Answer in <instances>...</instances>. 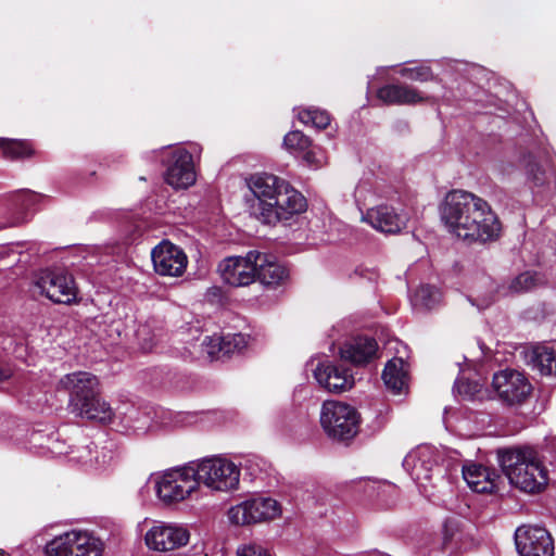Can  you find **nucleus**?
<instances>
[{
	"instance_id": "1",
	"label": "nucleus",
	"mask_w": 556,
	"mask_h": 556,
	"mask_svg": "<svg viewBox=\"0 0 556 556\" xmlns=\"http://www.w3.org/2000/svg\"><path fill=\"white\" fill-rule=\"evenodd\" d=\"M440 219L448 233L469 243L494 241L501 233V223L491 205L465 190H452L445 195Z\"/></svg>"
},
{
	"instance_id": "2",
	"label": "nucleus",
	"mask_w": 556,
	"mask_h": 556,
	"mask_svg": "<svg viewBox=\"0 0 556 556\" xmlns=\"http://www.w3.org/2000/svg\"><path fill=\"white\" fill-rule=\"evenodd\" d=\"M247 185L253 194L251 213L264 224L276 225L306 210V199L301 192L275 175H252Z\"/></svg>"
},
{
	"instance_id": "3",
	"label": "nucleus",
	"mask_w": 556,
	"mask_h": 556,
	"mask_svg": "<svg viewBox=\"0 0 556 556\" xmlns=\"http://www.w3.org/2000/svg\"><path fill=\"white\" fill-rule=\"evenodd\" d=\"M498 463L509 483L521 492L536 494L548 484V470L531 447H511L497 452Z\"/></svg>"
},
{
	"instance_id": "4",
	"label": "nucleus",
	"mask_w": 556,
	"mask_h": 556,
	"mask_svg": "<svg viewBox=\"0 0 556 556\" xmlns=\"http://www.w3.org/2000/svg\"><path fill=\"white\" fill-rule=\"evenodd\" d=\"M156 497L166 505L181 503L199 491L192 462L151 477Z\"/></svg>"
},
{
	"instance_id": "5",
	"label": "nucleus",
	"mask_w": 556,
	"mask_h": 556,
	"mask_svg": "<svg viewBox=\"0 0 556 556\" xmlns=\"http://www.w3.org/2000/svg\"><path fill=\"white\" fill-rule=\"evenodd\" d=\"M192 464L199 486L202 484L210 491L219 493L239 489L241 469L229 458L212 456Z\"/></svg>"
},
{
	"instance_id": "6",
	"label": "nucleus",
	"mask_w": 556,
	"mask_h": 556,
	"mask_svg": "<svg viewBox=\"0 0 556 556\" xmlns=\"http://www.w3.org/2000/svg\"><path fill=\"white\" fill-rule=\"evenodd\" d=\"M319 419L325 433L333 440L349 441L359 430L361 415L354 406L345 402L325 401Z\"/></svg>"
},
{
	"instance_id": "7",
	"label": "nucleus",
	"mask_w": 556,
	"mask_h": 556,
	"mask_svg": "<svg viewBox=\"0 0 556 556\" xmlns=\"http://www.w3.org/2000/svg\"><path fill=\"white\" fill-rule=\"evenodd\" d=\"M103 542L92 533L71 530L55 535L45 546L46 556H102Z\"/></svg>"
},
{
	"instance_id": "8",
	"label": "nucleus",
	"mask_w": 556,
	"mask_h": 556,
	"mask_svg": "<svg viewBox=\"0 0 556 556\" xmlns=\"http://www.w3.org/2000/svg\"><path fill=\"white\" fill-rule=\"evenodd\" d=\"M33 286L38 294L58 304H72L77 298L74 277L62 268L39 270L34 276Z\"/></svg>"
},
{
	"instance_id": "9",
	"label": "nucleus",
	"mask_w": 556,
	"mask_h": 556,
	"mask_svg": "<svg viewBox=\"0 0 556 556\" xmlns=\"http://www.w3.org/2000/svg\"><path fill=\"white\" fill-rule=\"evenodd\" d=\"M189 529L177 522H155L144 534V543L150 551L170 554L188 545Z\"/></svg>"
},
{
	"instance_id": "10",
	"label": "nucleus",
	"mask_w": 556,
	"mask_h": 556,
	"mask_svg": "<svg viewBox=\"0 0 556 556\" xmlns=\"http://www.w3.org/2000/svg\"><path fill=\"white\" fill-rule=\"evenodd\" d=\"M260 252L249 251L244 256H229L218 264L223 281L231 287H245L256 280V263Z\"/></svg>"
},
{
	"instance_id": "11",
	"label": "nucleus",
	"mask_w": 556,
	"mask_h": 556,
	"mask_svg": "<svg viewBox=\"0 0 556 556\" xmlns=\"http://www.w3.org/2000/svg\"><path fill=\"white\" fill-rule=\"evenodd\" d=\"M407 220L408 217L402 210L388 204H378L366 211L361 210V222L387 235L401 232L406 227Z\"/></svg>"
},
{
	"instance_id": "12",
	"label": "nucleus",
	"mask_w": 556,
	"mask_h": 556,
	"mask_svg": "<svg viewBox=\"0 0 556 556\" xmlns=\"http://www.w3.org/2000/svg\"><path fill=\"white\" fill-rule=\"evenodd\" d=\"M515 543L520 556H554V541L544 528L519 527L515 532Z\"/></svg>"
},
{
	"instance_id": "13",
	"label": "nucleus",
	"mask_w": 556,
	"mask_h": 556,
	"mask_svg": "<svg viewBox=\"0 0 556 556\" xmlns=\"http://www.w3.org/2000/svg\"><path fill=\"white\" fill-rule=\"evenodd\" d=\"M492 386L498 397L508 405L522 403L531 392V384L526 376L511 369L496 372Z\"/></svg>"
},
{
	"instance_id": "14",
	"label": "nucleus",
	"mask_w": 556,
	"mask_h": 556,
	"mask_svg": "<svg viewBox=\"0 0 556 556\" xmlns=\"http://www.w3.org/2000/svg\"><path fill=\"white\" fill-rule=\"evenodd\" d=\"M59 386L70 392V407L72 412L86 407V401L92 400V396L99 393L98 378L86 371L65 375L60 379Z\"/></svg>"
},
{
	"instance_id": "15",
	"label": "nucleus",
	"mask_w": 556,
	"mask_h": 556,
	"mask_svg": "<svg viewBox=\"0 0 556 556\" xmlns=\"http://www.w3.org/2000/svg\"><path fill=\"white\" fill-rule=\"evenodd\" d=\"M151 258L154 270L162 276L180 277L188 264L184 250L167 240L153 248Z\"/></svg>"
},
{
	"instance_id": "16",
	"label": "nucleus",
	"mask_w": 556,
	"mask_h": 556,
	"mask_svg": "<svg viewBox=\"0 0 556 556\" xmlns=\"http://www.w3.org/2000/svg\"><path fill=\"white\" fill-rule=\"evenodd\" d=\"M437 463L435 450L429 445H421L405 456L403 467L415 481L424 485V482L432 479Z\"/></svg>"
},
{
	"instance_id": "17",
	"label": "nucleus",
	"mask_w": 556,
	"mask_h": 556,
	"mask_svg": "<svg viewBox=\"0 0 556 556\" xmlns=\"http://www.w3.org/2000/svg\"><path fill=\"white\" fill-rule=\"evenodd\" d=\"M313 375L318 384L328 392L341 393L354 386L353 375L329 361L320 362L313 370Z\"/></svg>"
},
{
	"instance_id": "18",
	"label": "nucleus",
	"mask_w": 556,
	"mask_h": 556,
	"mask_svg": "<svg viewBox=\"0 0 556 556\" xmlns=\"http://www.w3.org/2000/svg\"><path fill=\"white\" fill-rule=\"evenodd\" d=\"M165 181L175 189H186L194 184L195 170L190 152L185 149L174 152L165 173Z\"/></svg>"
},
{
	"instance_id": "19",
	"label": "nucleus",
	"mask_w": 556,
	"mask_h": 556,
	"mask_svg": "<svg viewBox=\"0 0 556 556\" xmlns=\"http://www.w3.org/2000/svg\"><path fill=\"white\" fill-rule=\"evenodd\" d=\"M377 98L388 105H415L429 99L415 87L403 84H390L379 88Z\"/></svg>"
},
{
	"instance_id": "20",
	"label": "nucleus",
	"mask_w": 556,
	"mask_h": 556,
	"mask_svg": "<svg viewBox=\"0 0 556 556\" xmlns=\"http://www.w3.org/2000/svg\"><path fill=\"white\" fill-rule=\"evenodd\" d=\"M378 344L369 337H356L340 348V357L354 365H364L377 356Z\"/></svg>"
},
{
	"instance_id": "21",
	"label": "nucleus",
	"mask_w": 556,
	"mask_h": 556,
	"mask_svg": "<svg viewBox=\"0 0 556 556\" xmlns=\"http://www.w3.org/2000/svg\"><path fill=\"white\" fill-rule=\"evenodd\" d=\"M463 478L467 485L477 493H492L500 476L480 464L468 463L463 466Z\"/></svg>"
},
{
	"instance_id": "22",
	"label": "nucleus",
	"mask_w": 556,
	"mask_h": 556,
	"mask_svg": "<svg viewBox=\"0 0 556 556\" xmlns=\"http://www.w3.org/2000/svg\"><path fill=\"white\" fill-rule=\"evenodd\" d=\"M289 277V270L275 257L261 253L256 263V279L268 287L283 283Z\"/></svg>"
},
{
	"instance_id": "23",
	"label": "nucleus",
	"mask_w": 556,
	"mask_h": 556,
	"mask_svg": "<svg viewBox=\"0 0 556 556\" xmlns=\"http://www.w3.org/2000/svg\"><path fill=\"white\" fill-rule=\"evenodd\" d=\"M382 379L393 394H405L408 390V365L402 357H393L387 363Z\"/></svg>"
},
{
	"instance_id": "24",
	"label": "nucleus",
	"mask_w": 556,
	"mask_h": 556,
	"mask_svg": "<svg viewBox=\"0 0 556 556\" xmlns=\"http://www.w3.org/2000/svg\"><path fill=\"white\" fill-rule=\"evenodd\" d=\"M124 422L137 435L146 434L157 428L154 422V412L150 408H130L124 416Z\"/></svg>"
},
{
	"instance_id": "25",
	"label": "nucleus",
	"mask_w": 556,
	"mask_h": 556,
	"mask_svg": "<svg viewBox=\"0 0 556 556\" xmlns=\"http://www.w3.org/2000/svg\"><path fill=\"white\" fill-rule=\"evenodd\" d=\"M74 414L90 420L109 422L113 418V409L108 402L99 396V393L92 396V400L86 401V407L74 409Z\"/></svg>"
},
{
	"instance_id": "26",
	"label": "nucleus",
	"mask_w": 556,
	"mask_h": 556,
	"mask_svg": "<svg viewBox=\"0 0 556 556\" xmlns=\"http://www.w3.org/2000/svg\"><path fill=\"white\" fill-rule=\"evenodd\" d=\"M529 363L542 375L556 372V356L553 349L547 345L534 346L529 354Z\"/></svg>"
},
{
	"instance_id": "27",
	"label": "nucleus",
	"mask_w": 556,
	"mask_h": 556,
	"mask_svg": "<svg viewBox=\"0 0 556 556\" xmlns=\"http://www.w3.org/2000/svg\"><path fill=\"white\" fill-rule=\"evenodd\" d=\"M545 275L538 271H525L516 276L507 286L505 294H518L531 291L538 287L546 285Z\"/></svg>"
},
{
	"instance_id": "28",
	"label": "nucleus",
	"mask_w": 556,
	"mask_h": 556,
	"mask_svg": "<svg viewBox=\"0 0 556 556\" xmlns=\"http://www.w3.org/2000/svg\"><path fill=\"white\" fill-rule=\"evenodd\" d=\"M410 301L416 309L431 311L442 304V293L433 286L422 285L414 292Z\"/></svg>"
},
{
	"instance_id": "29",
	"label": "nucleus",
	"mask_w": 556,
	"mask_h": 556,
	"mask_svg": "<svg viewBox=\"0 0 556 556\" xmlns=\"http://www.w3.org/2000/svg\"><path fill=\"white\" fill-rule=\"evenodd\" d=\"M253 506L256 522H263L280 517L281 506L271 497H253L250 498Z\"/></svg>"
},
{
	"instance_id": "30",
	"label": "nucleus",
	"mask_w": 556,
	"mask_h": 556,
	"mask_svg": "<svg viewBox=\"0 0 556 556\" xmlns=\"http://www.w3.org/2000/svg\"><path fill=\"white\" fill-rule=\"evenodd\" d=\"M0 149L3 156L12 161L30 157L35 152L29 141L1 137Z\"/></svg>"
},
{
	"instance_id": "31",
	"label": "nucleus",
	"mask_w": 556,
	"mask_h": 556,
	"mask_svg": "<svg viewBox=\"0 0 556 556\" xmlns=\"http://www.w3.org/2000/svg\"><path fill=\"white\" fill-rule=\"evenodd\" d=\"M296 116L304 125H311L317 129H325L330 124V115L327 111L317 108H298Z\"/></svg>"
},
{
	"instance_id": "32",
	"label": "nucleus",
	"mask_w": 556,
	"mask_h": 556,
	"mask_svg": "<svg viewBox=\"0 0 556 556\" xmlns=\"http://www.w3.org/2000/svg\"><path fill=\"white\" fill-rule=\"evenodd\" d=\"M227 516L230 523L235 526H249L257 523L250 498L231 506L228 509Z\"/></svg>"
},
{
	"instance_id": "33",
	"label": "nucleus",
	"mask_w": 556,
	"mask_h": 556,
	"mask_svg": "<svg viewBox=\"0 0 556 556\" xmlns=\"http://www.w3.org/2000/svg\"><path fill=\"white\" fill-rule=\"evenodd\" d=\"M283 146L291 153H303L309 148L311 140L302 131L293 130L285 136Z\"/></svg>"
},
{
	"instance_id": "34",
	"label": "nucleus",
	"mask_w": 556,
	"mask_h": 556,
	"mask_svg": "<svg viewBox=\"0 0 556 556\" xmlns=\"http://www.w3.org/2000/svg\"><path fill=\"white\" fill-rule=\"evenodd\" d=\"M399 74L409 80L414 81H429L433 79V73L427 65H419L414 67H402Z\"/></svg>"
},
{
	"instance_id": "35",
	"label": "nucleus",
	"mask_w": 556,
	"mask_h": 556,
	"mask_svg": "<svg viewBox=\"0 0 556 556\" xmlns=\"http://www.w3.org/2000/svg\"><path fill=\"white\" fill-rule=\"evenodd\" d=\"M151 324H154V319L148 320L144 324H139L136 330V337L144 351H150L154 345L156 334Z\"/></svg>"
},
{
	"instance_id": "36",
	"label": "nucleus",
	"mask_w": 556,
	"mask_h": 556,
	"mask_svg": "<svg viewBox=\"0 0 556 556\" xmlns=\"http://www.w3.org/2000/svg\"><path fill=\"white\" fill-rule=\"evenodd\" d=\"M224 355L241 352L248 346V337L242 333H228L224 336Z\"/></svg>"
},
{
	"instance_id": "37",
	"label": "nucleus",
	"mask_w": 556,
	"mask_h": 556,
	"mask_svg": "<svg viewBox=\"0 0 556 556\" xmlns=\"http://www.w3.org/2000/svg\"><path fill=\"white\" fill-rule=\"evenodd\" d=\"M224 336L206 337L202 342L203 351L211 359L219 358L224 355Z\"/></svg>"
},
{
	"instance_id": "38",
	"label": "nucleus",
	"mask_w": 556,
	"mask_h": 556,
	"mask_svg": "<svg viewBox=\"0 0 556 556\" xmlns=\"http://www.w3.org/2000/svg\"><path fill=\"white\" fill-rule=\"evenodd\" d=\"M455 388L458 393L464 394L470 399H482L481 386L478 382H464L462 379H457L455 382Z\"/></svg>"
},
{
	"instance_id": "39",
	"label": "nucleus",
	"mask_w": 556,
	"mask_h": 556,
	"mask_svg": "<svg viewBox=\"0 0 556 556\" xmlns=\"http://www.w3.org/2000/svg\"><path fill=\"white\" fill-rule=\"evenodd\" d=\"M237 554L238 556H271L268 549L256 543H249L240 546Z\"/></svg>"
},
{
	"instance_id": "40",
	"label": "nucleus",
	"mask_w": 556,
	"mask_h": 556,
	"mask_svg": "<svg viewBox=\"0 0 556 556\" xmlns=\"http://www.w3.org/2000/svg\"><path fill=\"white\" fill-rule=\"evenodd\" d=\"M303 159L309 166L318 167L321 165V160L316 159L313 151L306 150L305 152H303Z\"/></svg>"
},
{
	"instance_id": "41",
	"label": "nucleus",
	"mask_w": 556,
	"mask_h": 556,
	"mask_svg": "<svg viewBox=\"0 0 556 556\" xmlns=\"http://www.w3.org/2000/svg\"><path fill=\"white\" fill-rule=\"evenodd\" d=\"M13 376V368L9 364H0V382L9 380Z\"/></svg>"
},
{
	"instance_id": "42",
	"label": "nucleus",
	"mask_w": 556,
	"mask_h": 556,
	"mask_svg": "<svg viewBox=\"0 0 556 556\" xmlns=\"http://www.w3.org/2000/svg\"><path fill=\"white\" fill-rule=\"evenodd\" d=\"M535 170H540L538 164L535 162H529L527 165V174L528 176L535 181V184H540V178L534 173Z\"/></svg>"
},
{
	"instance_id": "43",
	"label": "nucleus",
	"mask_w": 556,
	"mask_h": 556,
	"mask_svg": "<svg viewBox=\"0 0 556 556\" xmlns=\"http://www.w3.org/2000/svg\"><path fill=\"white\" fill-rule=\"evenodd\" d=\"M0 556H10L8 553H5L4 551L0 549Z\"/></svg>"
}]
</instances>
